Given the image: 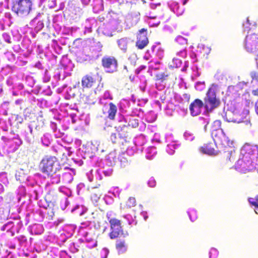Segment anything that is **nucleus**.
Masks as SVG:
<instances>
[{"instance_id": "obj_1", "label": "nucleus", "mask_w": 258, "mask_h": 258, "mask_svg": "<svg viewBox=\"0 0 258 258\" xmlns=\"http://www.w3.org/2000/svg\"><path fill=\"white\" fill-rule=\"evenodd\" d=\"M257 155L258 149L256 146L245 145L241 150V154L235 165V169L241 173H246L255 169L257 165L252 160Z\"/></svg>"}, {"instance_id": "obj_2", "label": "nucleus", "mask_w": 258, "mask_h": 258, "mask_svg": "<svg viewBox=\"0 0 258 258\" xmlns=\"http://www.w3.org/2000/svg\"><path fill=\"white\" fill-rule=\"evenodd\" d=\"M99 151L101 152L104 151L103 144L99 141L94 140L83 145L79 149V153L83 158H89L91 160L92 164L96 166H100L102 164V160L95 156V154Z\"/></svg>"}, {"instance_id": "obj_3", "label": "nucleus", "mask_w": 258, "mask_h": 258, "mask_svg": "<svg viewBox=\"0 0 258 258\" xmlns=\"http://www.w3.org/2000/svg\"><path fill=\"white\" fill-rule=\"evenodd\" d=\"M211 135L217 147L222 149L224 152H227V157L230 161H232L233 154L235 153L234 150L231 147L233 141L228 139L222 129H214Z\"/></svg>"}, {"instance_id": "obj_4", "label": "nucleus", "mask_w": 258, "mask_h": 258, "mask_svg": "<svg viewBox=\"0 0 258 258\" xmlns=\"http://www.w3.org/2000/svg\"><path fill=\"white\" fill-rule=\"evenodd\" d=\"M39 168L41 171L45 174H52L60 172L61 166L56 157L53 156H45L41 160Z\"/></svg>"}, {"instance_id": "obj_5", "label": "nucleus", "mask_w": 258, "mask_h": 258, "mask_svg": "<svg viewBox=\"0 0 258 258\" xmlns=\"http://www.w3.org/2000/svg\"><path fill=\"white\" fill-rule=\"evenodd\" d=\"M252 24L249 23L248 18L243 24L244 31H247V35L244 41V48L247 52L255 55L258 54V34L251 32L249 27Z\"/></svg>"}, {"instance_id": "obj_6", "label": "nucleus", "mask_w": 258, "mask_h": 258, "mask_svg": "<svg viewBox=\"0 0 258 258\" xmlns=\"http://www.w3.org/2000/svg\"><path fill=\"white\" fill-rule=\"evenodd\" d=\"M218 86L213 84L209 88L204 99V106L208 111H212L220 104V99L217 97Z\"/></svg>"}, {"instance_id": "obj_7", "label": "nucleus", "mask_w": 258, "mask_h": 258, "mask_svg": "<svg viewBox=\"0 0 258 258\" xmlns=\"http://www.w3.org/2000/svg\"><path fill=\"white\" fill-rule=\"evenodd\" d=\"M111 214L107 213V217L110 224L111 232L109 236L111 239H114L118 237H126L128 234L127 231H123L121 226L120 221L115 218H110Z\"/></svg>"}, {"instance_id": "obj_8", "label": "nucleus", "mask_w": 258, "mask_h": 258, "mask_svg": "<svg viewBox=\"0 0 258 258\" xmlns=\"http://www.w3.org/2000/svg\"><path fill=\"white\" fill-rule=\"evenodd\" d=\"M112 173V169L108 168L105 169L104 168L91 169L86 173V176L90 182H95L97 185L100 186V183H98V180H101L103 178V175L105 176H109Z\"/></svg>"}, {"instance_id": "obj_9", "label": "nucleus", "mask_w": 258, "mask_h": 258, "mask_svg": "<svg viewBox=\"0 0 258 258\" xmlns=\"http://www.w3.org/2000/svg\"><path fill=\"white\" fill-rule=\"evenodd\" d=\"M32 6V4H30L29 1L12 0V10L18 16L23 17L29 14Z\"/></svg>"}, {"instance_id": "obj_10", "label": "nucleus", "mask_w": 258, "mask_h": 258, "mask_svg": "<svg viewBox=\"0 0 258 258\" xmlns=\"http://www.w3.org/2000/svg\"><path fill=\"white\" fill-rule=\"evenodd\" d=\"M102 65L106 72L113 73L117 70V60L113 57H104L102 60Z\"/></svg>"}, {"instance_id": "obj_11", "label": "nucleus", "mask_w": 258, "mask_h": 258, "mask_svg": "<svg viewBox=\"0 0 258 258\" xmlns=\"http://www.w3.org/2000/svg\"><path fill=\"white\" fill-rule=\"evenodd\" d=\"M96 57V55H89L88 49H84L82 51H79L76 53V60L80 63H88L93 60V58Z\"/></svg>"}, {"instance_id": "obj_12", "label": "nucleus", "mask_w": 258, "mask_h": 258, "mask_svg": "<svg viewBox=\"0 0 258 258\" xmlns=\"http://www.w3.org/2000/svg\"><path fill=\"white\" fill-rule=\"evenodd\" d=\"M166 142L167 143L166 152L170 155H173L175 150L178 148L179 144L173 139L171 134H167L165 137Z\"/></svg>"}, {"instance_id": "obj_13", "label": "nucleus", "mask_w": 258, "mask_h": 258, "mask_svg": "<svg viewBox=\"0 0 258 258\" xmlns=\"http://www.w3.org/2000/svg\"><path fill=\"white\" fill-rule=\"evenodd\" d=\"M204 105L202 100L199 99H196L189 106L190 114L192 116L198 115L201 111V109Z\"/></svg>"}, {"instance_id": "obj_14", "label": "nucleus", "mask_w": 258, "mask_h": 258, "mask_svg": "<svg viewBox=\"0 0 258 258\" xmlns=\"http://www.w3.org/2000/svg\"><path fill=\"white\" fill-rule=\"evenodd\" d=\"M120 122H124V123L120 124L119 126L121 125L123 127L128 126L133 128H136L139 125L138 117L134 115L126 116L123 118V120L120 121Z\"/></svg>"}, {"instance_id": "obj_15", "label": "nucleus", "mask_w": 258, "mask_h": 258, "mask_svg": "<svg viewBox=\"0 0 258 258\" xmlns=\"http://www.w3.org/2000/svg\"><path fill=\"white\" fill-rule=\"evenodd\" d=\"M175 41L179 44L183 46V48L181 50L177 52V55L181 57H185L186 55V51L185 48L186 46L187 45V39L185 38L184 37L181 36L179 35L176 37Z\"/></svg>"}, {"instance_id": "obj_16", "label": "nucleus", "mask_w": 258, "mask_h": 258, "mask_svg": "<svg viewBox=\"0 0 258 258\" xmlns=\"http://www.w3.org/2000/svg\"><path fill=\"white\" fill-rule=\"evenodd\" d=\"M199 151L203 154L208 155H216L218 153V151L213 148L212 143L204 145L199 148Z\"/></svg>"}, {"instance_id": "obj_17", "label": "nucleus", "mask_w": 258, "mask_h": 258, "mask_svg": "<svg viewBox=\"0 0 258 258\" xmlns=\"http://www.w3.org/2000/svg\"><path fill=\"white\" fill-rule=\"evenodd\" d=\"M238 114L237 111H232L231 110H227L223 117L228 122H233L240 123L242 122L241 119L238 118Z\"/></svg>"}, {"instance_id": "obj_18", "label": "nucleus", "mask_w": 258, "mask_h": 258, "mask_svg": "<svg viewBox=\"0 0 258 258\" xmlns=\"http://www.w3.org/2000/svg\"><path fill=\"white\" fill-rule=\"evenodd\" d=\"M75 175V170L73 169H68L62 174V180L66 183H70L73 180Z\"/></svg>"}, {"instance_id": "obj_19", "label": "nucleus", "mask_w": 258, "mask_h": 258, "mask_svg": "<svg viewBox=\"0 0 258 258\" xmlns=\"http://www.w3.org/2000/svg\"><path fill=\"white\" fill-rule=\"evenodd\" d=\"M168 6L170 10L177 16H179L181 15L184 11L182 8H180L179 4L176 2L170 1L168 3Z\"/></svg>"}, {"instance_id": "obj_20", "label": "nucleus", "mask_w": 258, "mask_h": 258, "mask_svg": "<svg viewBox=\"0 0 258 258\" xmlns=\"http://www.w3.org/2000/svg\"><path fill=\"white\" fill-rule=\"evenodd\" d=\"M116 248L118 254L125 253L127 249V245L124 240H118L116 242Z\"/></svg>"}, {"instance_id": "obj_21", "label": "nucleus", "mask_w": 258, "mask_h": 258, "mask_svg": "<svg viewBox=\"0 0 258 258\" xmlns=\"http://www.w3.org/2000/svg\"><path fill=\"white\" fill-rule=\"evenodd\" d=\"M130 39L127 37H123L118 39L117 41L118 46L121 51L125 52L127 50V45L130 42Z\"/></svg>"}, {"instance_id": "obj_22", "label": "nucleus", "mask_w": 258, "mask_h": 258, "mask_svg": "<svg viewBox=\"0 0 258 258\" xmlns=\"http://www.w3.org/2000/svg\"><path fill=\"white\" fill-rule=\"evenodd\" d=\"M102 45L100 42H98L96 44V48L94 46H92L89 49V55H96V57L93 58L94 59H96L99 57V56L101 55L100 51H101Z\"/></svg>"}, {"instance_id": "obj_23", "label": "nucleus", "mask_w": 258, "mask_h": 258, "mask_svg": "<svg viewBox=\"0 0 258 258\" xmlns=\"http://www.w3.org/2000/svg\"><path fill=\"white\" fill-rule=\"evenodd\" d=\"M59 124H60V120L59 118H54L53 120L50 121V128L52 129L53 133H55V135L57 137H61V134H60V135L57 134V132L58 133H60L59 130H57V126Z\"/></svg>"}, {"instance_id": "obj_24", "label": "nucleus", "mask_w": 258, "mask_h": 258, "mask_svg": "<svg viewBox=\"0 0 258 258\" xmlns=\"http://www.w3.org/2000/svg\"><path fill=\"white\" fill-rule=\"evenodd\" d=\"M96 24V21L94 19H88L84 23V33H89L92 32V28L94 25Z\"/></svg>"}, {"instance_id": "obj_25", "label": "nucleus", "mask_w": 258, "mask_h": 258, "mask_svg": "<svg viewBox=\"0 0 258 258\" xmlns=\"http://www.w3.org/2000/svg\"><path fill=\"white\" fill-rule=\"evenodd\" d=\"M14 226V223L13 221H9L4 225H3L1 228L0 230L2 231H6V232H10L11 236L14 235V231L13 230V228Z\"/></svg>"}, {"instance_id": "obj_26", "label": "nucleus", "mask_w": 258, "mask_h": 258, "mask_svg": "<svg viewBox=\"0 0 258 258\" xmlns=\"http://www.w3.org/2000/svg\"><path fill=\"white\" fill-rule=\"evenodd\" d=\"M94 82V79L90 75L84 76L82 80V84L84 87H91Z\"/></svg>"}, {"instance_id": "obj_27", "label": "nucleus", "mask_w": 258, "mask_h": 258, "mask_svg": "<svg viewBox=\"0 0 258 258\" xmlns=\"http://www.w3.org/2000/svg\"><path fill=\"white\" fill-rule=\"evenodd\" d=\"M87 208L82 205H77L72 209V212L79 216H83L86 212Z\"/></svg>"}, {"instance_id": "obj_28", "label": "nucleus", "mask_w": 258, "mask_h": 258, "mask_svg": "<svg viewBox=\"0 0 258 258\" xmlns=\"http://www.w3.org/2000/svg\"><path fill=\"white\" fill-rule=\"evenodd\" d=\"M156 154V148L154 146L149 147L146 149V158L148 160H152Z\"/></svg>"}, {"instance_id": "obj_29", "label": "nucleus", "mask_w": 258, "mask_h": 258, "mask_svg": "<svg viewBox=\"0 0 258 258\" xmlns=\"http://www.w3.org/2000/svg\"><path fill=\"white\" fill-rule=\"evenodd\" d=\"M109 108L108 111V118L110 119H113L117 112V107L112 103L109 104Z\"/></svg>"}, {"instance_id": "obj_30", "label": "nucleus", "mask_w": 258, "mask_h": 258, "mask_svg": "<svg viewBox=\"0 0 258 258\" xmlns=\"http://www.w3.org/2000/svg\"><path fill=\"white\" fill-rule=\"evenodd\" d=\"M106 163L109 166H112L116 162V158L114 152L110 153L106 158Z\"/></svg>"}, {"instance_id": "obj_31", "label": "nucleus", "mask_w": 258, "mask_h": 258, "mask_svg": "<svg viewBox=\"0 0 258 258\" xmlns=\"http://www.w3.org/2000/svg\"><path fill=\"white\" fill-rule=\"evenodd\" d=\"M52 137L50 134L46 133L43 135L41 138V142L42 144L46 147H48L52 141Z\"/></svg>"}, {"instance_id": "obj_32", "label": "nucleus", "mask_w": 258, "mask_h": 258, "mask_svg": "<svg viewBox=\"0 0 258 258\" xmlns=\"http://www.w3.org/2000/svg\"><path fill=\"white\" fill-rule=\"evenodd\" d=\"M40 16V14H38L37 16L33 20V22H36L37 21H38L35 27V30L36 32H38L41 30L44 26L43 22L41 20H39V17Z\"/></svg>"}, {"instance_id": "obj_33", "label": "nucleus", "mask_w": 258, "mask_h": 258, "mask_svg": "<svg viewBox=\"0 0 258 258\" xmlns=\"http://www.w3.org/2000/svg\"><path fill=\"white\" fill-rule=\"evenodd\" d=\"M50 178V182L53 184H58L60 181V172L52 174H46Z\"/></svg>"}, {"instance_id": "obj_34", "label": "nucleus", "mask_w": 258, "mask_h": 258, "mask_svg": "<svg viewBox=\"0 0 258 258\" xmlns=\"http://www.w3.org/2000/svg\"><path fill=\"white\" fill-rule=\"evenodd\" d=\"M152 49L153 51H155L156 55L159 58L161 59L163 57L164 54V51L160 46H153Z\"/></svg>"}, {"instance_id": "obj_35", "label": "nucleus", "mask_w": 258, "mask_h": 258, "mask_svg": "<svg viewBox=\"0 0 258 258\" xmlns=\"http://www.w3.org/2000/svg\"><path fill=\"white\" fill-rule=\"evenodd\" d=\"M187 213L189 218V219L191 222H194L197 219V212L195 209H189L187 211Z\"/></svg>"}, {"instance_id": "obj_36", "label": "nucleus", "mask_w": 258, "mask_h": 258, "mask_svg": "<svg viewBox=\"0 0 258 258\" xmlns=\"http://www.w3.org/2000/svg\"><path fill=\"white\" fill-rule=\"evenodd\" d=\"M215 78L221 83H225L227 78L225 74L221 72H218L215 75Z\"/></svg>"}, {"instance_id": "obj_37", "label": "nucleus", "mask_w": 258, "mask_h": 258, "mask_svg": "<svg viewBox=\"0 0 258 258\" xmlns=\"http://www.w3.org/2000/svg\"><path fill=\"white\" fill-rule=\"evenodd\" d=\"M109 99L110 100H112L113 99L112 96L110 94L109 91H106L104 93L103 95L101 98H100L99 102L101 104H106V102H105V100L106 99Z\"/></svg>"}, {"instance_id": "obj_38", "label": "nucleus", "mask_w": 258, "mask_h": 258, "mask_svg": "<svg viewBox=\"0 0 258 258\" xmlns=\"http://www.w3.org/2000/svg\"><path fill=\"white\" fill-rule=\"evenodd\" d=\"M181 64V61L178 58H173L171 63L169 64L170 68H179Z\"/></svg>"}, {"instance_id": "obj_39", "label": "nucleus", "mask_w": 258, "mask_h": 258, "mask_svg": "<svg viewBox=\"0 0 258 258\" xmlns=\"http://www.w3.org/2000/svg\"><path fill=\"white\" fill-rule=\"evenodd\" d=\"M123 218L127 221L128 224L130 225H136L137 222L135 220L136 218L135 216L134 217H133L131 214H126L123 216Z\"/></svg>"}, {"instance_id": "obj_40", "label": "nucleus", "mask_w": 258, "mask_h": 258, "mask_svg": "<svg viewBox=\"0 0 258 258\" xmlns=\"http://www.w3.org/2000/svg\"><path fill=\"white\" fill-rule=\"evenodd\" d=\"M250 77L252 78L251 84L253 86L258 85V73L252 72L250 73Z\"/></svg>"}, {"instance_id": "obj_41", "label": "nucleus", "mask_w": 258, "mask_h": 258, "mask_svg": "<svg viewBox=\"0 0 258 258\" xmlns=\"http://www.w3.org/2000/svg\"><path fill=\"white\" fill-rule=\"evenodd\" d=\"M138 40L148 39L147 37V29L143 28L139 31L137 36Z\"/></svg>"}, {"instance_id": "obj_42", "label": "nucleus", "mask_w": 258, "mask_h": 258, "mask_svg": "<svg viewBox=\"0 0 258 258\" xmlns=\"http://www.w3.org/2000/svg\"><path fill=\"white\" fill-rule=\"evenodd\" d=\"M183 138L185 140L191 142L194 140L195 136L189 131H185L183 134Z\"/></svg>"}, {"instance_id": "obj_43", "label": "nucleus", "mask_w": 258, "mask_h": 258, "mask_svg": "<svg viewBox=\"0 0 258 258\" xmlns=\"http://www.w3.org/2000/svg\"><path fill=\"white\" fill-rule=\"evenodd\" d=\"M248 202L249 204L255 207V212L257 214V211L258 210V195L255 199L249 198Z\"/></svg>"}, {"instance_id": "obj_44", "label": "nucleus", "mask_w": 258, "mask_h": 258, "mask_svg": "<svg viewBox=\"0 0 258 258\" xmlns=\"http://www.w3.org/2000/svg\"><path fill=\"white\" fill-rule=\"evenodd\" d=\"M160 67V63L159 61H150L149 62V70L152 71V70H157L159 69Z\"/></svg>"}, {"instance_id": "obj_45", "label": "nucleus", "mask_w": 258, "mask_h": 258, "mask_svg": "<svg viewBox=\"0 0 258 258\" xmlns=\"http://www.w3.org/2000/svg\"><path fill=\"white\" fill-rule=\"evenodd\" d=\"M168 75L166 73H160L156 75V77L158 81L163 83L167 79Z\"/></svg>"}, {"instance_id": "obj_46", "label": "nucleus", "mask_w": 258, "mask_h": 258, "mask_svg": "<svg viewBox=\"0 0 258 258\" xmlns=\"http://www.w3.org/2000/svg\"><path fill=\"white\" fill-rule=\"evenodd\" d=\"M148 39L138 40L136 45L139 49L144 48L148 43Z\"/></svg>"}, {"instance_id": "obj_47", "label": "nucleus", "mask_w": 258, "mask_h": 258, "mask_svg": "<svg viewBox=\"0 0 258 258\" xmlns=\"http://www.w3.org/2000/svg\"><path fill=\"white\" fill-rule=\"evenodd\" d=\"M199 121L202 124H205L204 130H205V131H206L207 125L209 123V122H210V118L209 117V116H206V117H200L199 118Z\"/></svg>"}, {"instance_id": "obj_48", "label": "nucleus", "mask_w": 258, "mask_h": 258, "mask_svg": "<svg viewBox=\"0 0 258 258\" xmlns=\"http://www.w3.org/2000/svg\"><path fill=\"white\" fill-rule=\"evenodd\" d=\"M219 254V252L218 250L215 248H211L209 253V258H217Z\"/></svg>"}, {"instance_id": "obj_49", "label": "nucleus", "mask_w": 258, "mask_h": 258, "mask_svg": "<svg viewBox=\"0 0 258 258\" xmlns=\"http://www.w3.org/2000/svg\"><path fill=\"white\" fill-rule=\"evenodd\" d=\"M205 83L204 81L197 82L195 86L196 89L200 91L203 90L205 88Z\"/></svg>"}, {"instance_id": "obj_50", "label": "nucleus", "mask_w": 258, "mask_h": 258, "mask_svg": "<svg viewBox=\"0 0 258 258\" xmlns=\"http://www.w3.org/2000/svg\"><path fill=\"white\" fill-rule=\"evenodd\" d=\"M76 89V88L75 87H74V88H71V87H69L68 88H67V93L68 94V98H71V97H74L75 96V90Z\"/></svg>"}, {"instance_id": "obj_51", "label": "nucleus", "mask_w": 258, "mask_h": 258, "mask_svg": "<svg viewBox=\"0 0 258 258\" xmlns=\"http://www.w3.org/2000/svg\"><path fill=\"white\" fill-rule=\"evenodd\" d=\"M137 60V56L135 54H131L128 58V61L130 62L131 64L133 66H135Z\"/></svg>"}, {"instance_id": "obj_52", "label": "nucleus", "mask_w": 258, "mask_h": 258, "mask_svg": "<svg viewBox=\"0 0 258 258\" xmlns=\"http://www.w3.org/2000/svg\"><path fill=\"white\" fill-rule=\"evenodd\" d=\"M136 199L135 198L130 197L126 202V206L128 207H132L136 205Z\"/></svg>"}, {"instance_id": "obj_53", "label": "nucleus", "mask_w": 258, "mask_h": 258, "mask_svg": "<svg viewBox=\"0 0 258 258\" xmlns=\"http://www.w3.org/2000/svg\"><path fill=\"white\" fill-rule=\"evenodd\" d=\"M220 126H221V122L220 120H217L214 121L213 122V125L212 126L211 133L214 129L215 130L221 129V128H220Z\"/></svg>"}, {"instance_id": "obj_54", "label": "nucleus", "mask_w": 258, "mask_h": 258, "mask_svg": "<svg viewBox=\"0 0 258 258\" xmlns=\"http://www.w3.org/2000/svg\"><path fill=\"white\" fill-rule=\"evenodd\" d=\"M34 228H35L36 229L38 230V231L36 232L34 231L35 234H41L43 231V228L41 225L40 224H37L35 225L33 227V229Z\"/></svg>"}, {"instance_id": "obj_55", "label": "nucleus", "mask_w": 258, "mask_h": 258, "mask_svg": "<svg viewBox=\"0 0 258 258\" xmlns=\"http://www.w3.org/2000/svg\"><path fill=\"white\" fill-rule=\"evenodd\" d=\"M140 13L139 12H136L133 14V21L132 22L133 25H136L140 20Z\"/></svg>"}, {"instance_id": "obj_56", "label": "nucleus", "mask_w": 258, "mask_h": 258, "mask_svg": "<svg viewBox=\"0 0 258 258\" xmlns=\"http://www.w3.org/2000/svg\"><path fill=\"white\" fill-rule=\"evenodd\" d=\"M25 80L28 84V85L31 87H32L34 85V80L33 78L31 76H26Z\"/></svg>"}, {"instance_id": "obj_57", "label": "nucleus", "mask_w": 258, "mask_h": 258, "mask_svg": "<svg viewBox=\"0 0 258 258\" xmlns=\"http://www.w3.org/2000/svg\"><path fill=\"white\" fill-rule=\"evenodd\" d=\"M246 85V83L244 82H239L238 84H237L235 86H230L229 87V89H233L234 88H235L236 89H242L243 87Z\"/></svg>"}, {"instance_id": "obj_58", "label": "nucleus", "mask_w": 258, "mask_h": 258, "mask_svg": "<svg viewBox=\"0 0 258 258\" xmlns=\"http://www.w3.org/2000/svg\"><path fill=\"white\" fill-rule=\"evenodd\" d=\"M50 80V76L48 74L47 70H45L44 72V76L43 77V81L45 83L48 82Z\"/></svg>"}, {"instance_id": "obj_59", "label": "nucleus", "mask_w": 258, "mask_h": 258, "mask_svg": "<svg viewBox=\"0 0 258 258\" xmlns=\"http://www.w3.org/2000/svg\"><path fill=\"white\" fill-rule=\"evenodd\" d=\"M148 185L150 187H154L156 185V181L155 179L151 177L148 181Z\"/></svg>"}, {"instance_id": "obj_60", "label": "nucleus", "mask_w": 258, "mask_h": 258, "mask_svg": "<svg viewBox=\"0 0 258 258\" xmlns=\"http://www.w3.org/2000/svg\"><path fill=\"white\" fill-rule=\"evenodd\" d=\"M108 253L109 250L108 249L106 248H103L100 253L101 258H107Z\"/></svg>"}, {"instance_id": "obj_61", "label": "nucleus", "mask_w": 258, "mask_h": 258, "mask_svg": "<svg viewBox=\"0 0 258 258\" xmlns=\"http://www.w3.org/2000/svg\"><path fill=\"white\" fill-rule=\"evenodd\" d=\"M104 200L105 203L108 205L112 204L113 201V198L110 196H105L104 198Z\"/></svg>"}, {"instance_id": "obj_62", "label": "nucleus", "mask_w": 258, "mask_h": 258, "mask_svg": "<svg viewBox=\"0 0 258 258\" xmlns=\"http://www.w3.org/2000/svg\"><path fill=\"white\" fill-rule=\"evenodd\" d=\"M120 133H117V134L112 133V134H111L110 138V140L112 141V142L113 143H115L116 142L117 136H120Z\"/></svg>"}, {"instance_id": "obj_63", "label": "nucleus", "mask_w": 258, "mask_h": 258, "mask_svg": "<svg viewBox=\"0 0 258 258\" xmlns=\"http://www.w3.org/2000/svg\"><path fill=\"white\" fill-rule=\"evenodd\" d=\"M3 39L5 40V41L9 43H11V37L9 35V34L7 33H4L3 34Z\"/></svg>"}, {"instance_id": "obj_64", "label": "nucleus", "mask_w": 258, "mask_h": 258, "mask_svg": "<svg viewBox=\"0 0 258 258\" xmlns=\"http://www.w3.org/2000/svg\"><path fill=\"white\" fill-rule=\"evenodd\" d=\"M60 258H71V256L66 251H60Z\"/></svg>"}]
</instances>
